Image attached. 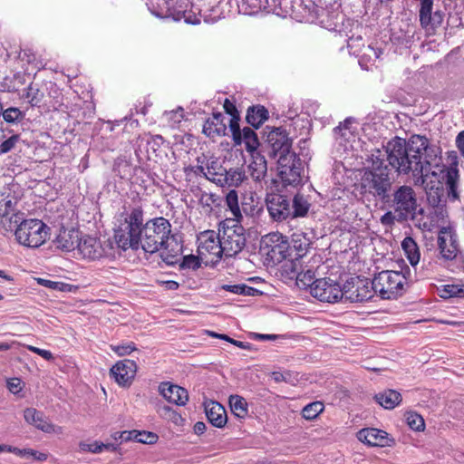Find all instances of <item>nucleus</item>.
<instances>
[{
  "label": "nucleus",
  "mask_w": 464,
  "mask_h": 464,
  "mask_svg": "<svg viewBox=\"0 0 464 464\" xmlns=\"http://www.w3.org/2000/svg\"><path fill=\"white\" fill-rule=\"evenodd\" d=\"M14 453L17 456L24 458L28 460L33 461H47L48 455L44 452H39L30 449L20 450L18 448H14Z\"/></svg>",
  "instance_id": "e433bc0d"
},
{
  "label": "nucleus",
  "mask_w": 464,
  "mask_h": 464,
  "mask_svg": "<svg viewBox=\"0 0 464 464\" xmlns=\"http://www.w3.org/2000/svg\"><path fill=\"white\" fill-rule=\"evenodd\" d=\"M24 417L28 424L34 425L44 432H57L56 426L48 421L45 415L34 408L25 409L24 411Z\"/></svg>",
  "instance_id": "4be33fe9"
},
{
  "label": "nucleus",
  "mask_w": 464,
  "mask_h": 464,
  "mask_svg": "<svg viewBox=\"0 0 464 464\" xmlns=\"http://www.w3.org/2000/svg\"><path fill=\"white\" fill-rule=\"evenodd\" d=\"M382 53V51L380 49V48H375L372 45H368L362 55V58L361 60L359 61V63L361 64L362 67H363V61L364 59H368L369 61H373L375 62L377 59H379L381 57Z\"/></svg>",
  "instance_id": "8fccbe9b"
},
{
  "label": "nucleus",
  "mask_w": 464,
  "mask_h": 464,
  "mask_svg": "<svg viewBox=\"0 0 464 464\" xmlns=\"http://www.w3.org/2000/svg\"><path fill=\"white\" fill-rule=\"evenodd\" d=\"M242 142L246 145V150L248 152H254L259 146V140L256 133L249 127H245L241 132Z\"/></svg>",
  "instance_id": "473e14b6"
},
{
  "label": "nucleus",
  "mask_w": 464,
  "mask_h": 464,
  "mask_svg": "<svg viewBox=\"0 0 464 464\" xmlns=\"http://www.w3.org/2000/svg\"><path fill=\"white\" fill-rule=\"evenodd\" d=\"M126 436H130V441H135L143 444H154L158 440L156 433L146 430H130Z\"/></svg>",
  "instance_id": "72a5a7b5"
},
{
  "label": "nucleus",
  "mask_w": 464,
  "mask_h": 464,
  "mask_svg": "<svg viewBox=\"0 0 464 464\" xmlns=\"http://www.w3.org/2000/svg\"><path fill=\"white\" fill-rule=\"evenodd\" d=\"M37 281H38L39 285L48 287V288H51V289L63 290V287L65 286V285L63 283L54 282V281H51V280L44 279V278H38Z\"/></svg>",
  "instance_id": "13d9d810"
},
{
  "label": "nucleus",
  "mask_w": 464,
  "mask_h": 464,
  "mask_svg": "<svg viewBox=\"0 0 464 464\" xmlns=\"http://www.w3.org/2000/svg\"><path fill=\"white\" fill-rule=\"evenodd\" d=\"M433 0H420V23L425 30L435 29L441 25L444 14L441 11L432 13Z\"/></svg>",
  "instance_id": "2eb2a0df"
},
{
  "label": "nucleus",
  "mask_w": 464,
  "mask_h": 464,
  "mask_svg": "<svg viewBox=\"0 0 464 464\" xmlns=\"http://www.w3.org/2000/svg\"><path fill=\"white\" fill-rule=\"evenodd\" d=\"M137 372V364L134 361L125 359L118 362L111 369V373L114 376L120 385H129L133 380Z\"/></svg>",
  "instance_id": "f3484780"
},
{
  "label": "nucleus",
  "mask_w": 464,
  "mask_h": 464,
  "mask_svg": "<svg viewBox=\"0 0 464 464\" xmlns=\"http://www.w3.org/2000/svg\"><path fill=\"white\" fill-rule=\"evenodd\" d=\"M311 204L308 199L302 194L297 193L292 199V218H303L306 216L310 209Z\"/></svg>",
  "instance_id": "2f4dec72"
},
{
  "label": "nucleus",
  "mask_w": 464,
  "mask_h": 464,
  "mask_svg": "<svg viewBox=\"0 0 464 464\" xmlns=\"http://www.w3.org/2000/svg\"><path fill=\"white\" fill-rule=\"evenodd\" d=\"M80 239V232L78 230L62 228L53 243L56 248L70 252L78 248Z\"/></svg>",
  "instance_id": "412c9836"
},
{
  "label": "nucleus",
  "mask_w": 464,
  "mask_h": 464,
  "mask_svg": "<svg viewBox=\"0 0 464 464\" xmlns=\"http://www.w3.org/2000/svg\"><path fill=\"white\" fill-rule=\"evenodd\" d=\"M199 262L197 256L193 255H188L182 257V262L180 264L181 268H191V269H197L199 267Z\"/></svg>",
  "instance_id": "864d4df0"
},
{
  "label": "nucleus",
  "mask_w": 464,
  "mask_h": 464,
  "mask_svg": "<svg viewBox=\"0 0 464 464\" xmlns=\"http://www.w3.org/2000/svg\"><path fill=\"white\" fill-rule=\"evenodd\" d=\"M360 441L373 447L389 446L392 440L387 432L374 428H366L357 433Z\"/></svg>",
  "instance_id": "6ab92c4d"
},
{
  "label": "nucleus",
  "mask_w": 464,
  "mask_h": 464,
  "mask_svg": "<svg viewBox=\"0 0 464 464\" xmlns=\"http://www.w3.org/2000/svg\"><path fill=\"white\" fill-rule=\"evenodd\" d=\"M114 238L122 250L141 247L146 253L160 252L161 259L167 265L177 264L182 256L183 245L176 235H171V224L160 217L148 220L143 225V211L133 208L115 230Z\"/></svg>",
  "instance_id": "f03ea898"
},
{
  "label": "nucleus",
  "mask_w": 464,
  "mask_h": 464,
  "mask_svg": "<svg viewBox=\"0 0 464 464\" xmlns=\"http://www.w3.org/2000/svg\"><path fill=\"white\" fill-rule=\"evenodd\" d=\"M385 148L389 164L399 174H411L414 185L425 190L429 204L439 207L444 198L441 173L431 169L439 148L421 135H412L407 142L396 137Z\"/></svg>",
  "instance_id": "f257e3e1"
},
{
  "label": "nucleus",
  "mask_w": 464,
  "mask_h": 464,
  "mask_svg": "<svg viewBox=\"0 0 464 464\" xmlns=\"http://www.w3.org/2000/svg\"><path fill=\"white\" fill-rule=\"evenodd\" d=\"M29 350L34 352V353L42 356L45 360L50 361L53 358V356L50 351L40 349V348H37L34 346H29Z\"/></svg>",
  "instance_id": "680f3d73"
},
{
  "label": "nucleus",
  "mask_w": 464,
  "mask_h": 464,
  "mask_svg": "<svg viewBox=\"0 0 464 464\" xmlns=\"http://www.w3.org/2000/svg\"><path fill=\"white\" fill-rule=\"evenodd\" d=\"M343 298L349 302H366L374 296L372 283L369 279L352 277L343 285Z\"/></svg>",
  "instance_id": "9b49d317"
},
{
  "label": "nucleus",
  "mask_w": 464,
  "mask_h": 464,
  "mask_svg": "<svg viewBox=\"0 0 464 464\" xmlns=\"http://www.w3.org/2000/svg\"><path fill=\"white\" fill-rule=\"evenodd\" d=\"M14 229L17 242L24 246L36 248L48 238L49 227L40 219H24L23 213H13L9 218L8 230Z\"/></svg>",
  "instance_id": "7ed1b4c3"
},
{
  "label": "nucleus",
  "mask_w": 464,
  "mask_h": 464,
  "mask_svg": "<svg viewBox=\"0 0 464 464\" xmlns=\"http://www.w3.org/2000/svg\"><path fill=\"white\" fill-rule=\"evenodd\" d=\"M206 179L218 184L221 182L220 178L222 177L226 169L220 164L218 159L209 158L206 163Z\"/></svg>",
  "instance_id": "cd10ccee"
},
{
  "label": "nucleus",
  "mask_w": 464,
  "mask_h": 464,
  "mask_svg": "<svg viewBox=\"0 0 464 464\" xmlns=\"http://www.w3.org/2000/svg\"><path fill=\"white\" fill-rule=\"evenodd\" d=\"M351 123H352V120L351 119H346L343 122L340 123L339 126L334 128V131L335 132V134H338V133L342 132L341 135L343 137H346L347 132L351 133V131H350V124Z\"/></svg>",
  "instance_id": "bf43d9fd"
},
{
  "label": "nucleus",
  "mask_w": 464,
  "mask_h": 464,
  "mask_svg": "<svg viewBox=\"0 0 464 464\" xmlns=\"http://www.w3.org/2000/svg\"><path fill=\"white\" fill-rule=\"evenodd\" d=\"M455 142L460 155L464 158V130L457 135Z\"/></svg>",
  "instance_id": "0e129e2a"
},
{
  "label": "nucleus",
  "mask_w": 464,
  "mask_h": 464,
  "mask_svg": "<svg viewBox=\"0 0 464 464\" xmlns=\"http://www.w3.org/2000/svg\"><path fill=\"white\" fill-rule=\"evenodd\" d=\"M205 412L208 421L217 428H223L227 423V412L218 402L210 401L205 403Z\"/></svg>",
  "instance_id": "b1692460"
},
{
  "label": "nucleus",
  "mask_w": 464,
  "mask_h": 464,
  "mask_svg": "<svg viewBox=\"0 0 464 464\" xmlns=\"http://www.w3.org/2000/svg\"><path fill=\"white\" fill-rule=\"evenodd\" d=\"M239 115L231 117L229 121V128L232 132V138L236 145H240L242 143V130L239 127Z\"/></svg>",
  "instance_id": "de8ad7c7"
},
{
  "label": "nucleus",
  "mask_w": 464,
  "mask_h": 464,
  "mask_svg": "<svg viewBox=\"0 0 464 464\" xmlns=\"http://www.w3.org/2000/svg\"><path fill=\"white\" fill-rule=\"evenodd\" d=\"M224 109L227 114L231 117L237 116L238 111L233 102H231L228 99H226L224 102Z\"/></svg>",
  "instance_id": "e2e57ef3"
},
{
  "label": "nucleus",
  "mask_w": 464,
  "mask_h": 464,
  "mask_svg": "<svg viewBox=\"0 0 464 464\" xmlns=\"http://www.w3.org/2000/svg\"><path fill=\"white\" fill-rule=\"evenodd\" d=\"M111 243L109 240L101 242L95 237H86L80 239L77 249L82 257L94 260L111 256Z\"/></svg>",
  "instance_id": "ddd939ff"
},
{
  "label": "nucleus",
  "mask_w": 464,
  "mask_h": 464,
  "mask_svg": "<svg viewBox=\"0 0 464 464\" xmlns=\"http://www.w3.org/2000/svg\"><path fill=\"white\" fill-rule=\"evenodd\" d=\"M392 207L398 221L414 219L418 208L414 189L411 186H400L392 194Z\"/></svg>",
  "instance_id": "0eeeda50"
},
{
  "label": "nucleus",
  "mask_w": 464,
  "mask_h": 464,
  "mask_svg": "<svg viewBox=\"0 0 464 464\" xmlns=\"http://www.w3.org/2000/svg\"><path fill=\"white\" fill-rule=\"evenodd\" d=\"M226 130V123H215L211 119L207 120L203 126V132L208 137L225 135Z\"/></svg>",
  "instance_id": "ea45409f"
},
{
  "label": "nucleus",
  "mask_w": 464,
  "mask_h": 464,
  "mask_svg": "<svg viewBox=\"0 0 464 464\" xmlns=\"http://www.w3.org/2000/svg\"><path fill=\"white\" fill-rule=\"evenodd\" d=\"M309 246V238L303 234L295 233L292 235V248L295 251V258L292 259V271H297L298 265L304 263V258L307 254Z\"/></svg>",
  "instance_id": "5701e85b"
},
{
  "label": "nucleus",
  "mask_w": 464,
  "mask_h": 464,
  "mask_svg": "<svg viewBox=\"0 0 464 464\" xmlns=\"http://www.w3.org/2000/svg\"><path fill=\"white\" fill-rule=\"evenodd\" d=\"M188 170L193 172L195 175H203L206 178V169L202 165L190 166V167L185 169L186 172Z\"/></svg>",
  "instance_id": "69168bd1"
},
{
  "label": "nucleus",
  "mask_w": 464,
  "mask_h": 464,
  "mask_svg": "<svg viewBox=\"0 0 464 464\" xmlns=\"http://www.w3.org/2000/svg\"><path fill=\"white\" fill-rule=\"evenodd\" d=\"M249 169L251 170L250 175L253 178V179L256 181H259L265 177L266 172V160L264 159H261L259 163L254 162L250 164Z\"/></svg>",
  "instance_id": "a18cd8bd"
},
{
  "label": "nucleus",
  "mask_w": 464,
  "mask_h": 464,
  "mask_svg": "<svg viewBox=\"0 0 464 464\" xmlns=\"http://www.w3.org/2000/svg\"><path fill=\"white\" fill-rule=\"evenodd\" d=\"M290 244L285 236L278 232L269 233L263 237L261 250L274 263H281L289 256Z\"/></svg>",
  "instance_id": "9d476101"
},
{
  "label": "nucleus",
  "mask_w": 464,
  "mask_h": 464,
  "mask_svg": "<svg viewBox=\"0 0 464 464\" xmlns=\"http://www.w3.org/2000/svg\"><path fill=\"white\" fill-rule=\"evenodd\" d=\"M267 142L271 146V156L277 160L276 187L282 188L290 176V140L285 130L274 128L267 134Z\"/></svg>",
  "instance_id": "20e7f679"
},
{
  "label": "nucleus",
  "mask_w": 464,
  "mask_h": 464,
  "mask_svg": "<svg viewBox=\"0 0 464 464\" xmlns=\"http://www.w3.org/2000/svg\"><path fill=\"white\" fill-rule=\"evenodd\" d=\"M111 348L119 356L128 355L131 352L136 350L134 343H128L119 344V345H111Z\"/></svg>",
  "instance_id": "3c124183"
},
{
  "label": "nucleus",
  "mask_w": 464,
  "mask_h": 464,
  "mask_svg": "<svg viewBox=\"0 0 464 464\" xmlns=\"http://www.w3.org/2000/svg\"><path fill=\"white\" fill-rule=\"evenodd\" d=\"M324 410L323 402L316 401L305 405L302 410V416L307 420H313Z\"/></svg>",
  "instance_id": "c9c22d12"
},
{
  "label": "nucleus",
  "mask_w": 464,
  "mask_h": 464,
  "mask_svg": "<svg viewBox=\"0 0 464 464\" xmlns=\"http://www.w3.org/2000/svg\"><path fill=\"white\" fill-rule=\"evenodd\" d=\"M246 179L245 172L241 169H230L224 171L220 178L221 182L218 183L220 186L238 187Z\"/></svg>",
  "instance_id": "c85d7f7f"
},
{
  "label": "nucleus",
  "mask_w": 464,
  "mask_h": 464,
  "mask_svg": "<svg viewBox=\"0 0 464 464\" xmlns=\"http://www.w3.org/2000/svg\"><path fill=\"white\" fill-rule=\"evenodd\" d=\"M276 178L273 179V191L267 195L266 202L270 217L275 221L285 220L290 216L287 187L290 179L285 182L284 188L276 187Z\"/></svg>",
  "instance_id": "1a4fd4ad"
},
{
  "label": "nucleus",
  "mask_w": 464,
  "mask_h": 464,
  "mask_svg": "<svg viewBox=\"0 0 464 464\" xmlns=\"http://www.w3.org/2000/svg\"><path fill=\"white\" fill-rule=\"evenodd\" d=\"M79 448L82 451L92 453H101L103 451L114 452L117 450V446L114 443H103L97 440L93 442H80Z\"/></svg>",
  "instance_id": "7c9ffc66"
},
{
  "label": "nucleus",
  "mask_w": 464,
  "mask_h": 464,
  "mask_svg": "<svg viewBox=\"0 0 464 464\" xmlns=\"http://www.w3.org/2000/svg\"><path fill=\"white\" fill-rule=\"evenodd\" d=\"M254 338L261 341H274L278 338L276 334H253Z\"/></svg>",
  "instance_id": "338daca9"
},
{
  "label": "nucleus",
  "mask_w": 464,
  "mask_h": 464,
  "mask_svg": "<svg viewBox=\"0 0 464 464\" xmlns=\"http://www.w3.org/2000/svg\"><path fill=\"white\" fill-rule=\"evenodd\" d=\"M226 203L233 215L232 219L239 220L242 218V215L238 205L237 192L235 189H231L227 194Z\"/></svg>",
  "instance_id": "58836bf2"
},
{
  "label": "nucleus",
  "mask_w": 464,
  "mask_h": 464,
  "mask_svg": "<svg viewBox=\"0 0 464 464\" xmlns=\"http://www.w3.org/2000/svg\"><path fill=\"white\" fill-rule=\"evenodd\" d=\"M221 289L231 292L236 295H253L256 289L254 287L248 286L245 284L238 285H222L220 286Z\"/></svg>",
  "instance_id": "37998d69"
},
{
  "label": "nucleus",
  "mask_w": 464,
  "mask_h": 464,
  "mask_svg": "<svg viewBox=\"0 0 464 464\" xmlns=\"http://www.w3.org/2000/svg\"><path fill=\"white\" fill-rule=\"evenodd\" d=\"M406 281L404 276L397 271L385 270L380 272L372 280L373 292L382 299H392L399 295Z\"/></svg>",
  "instance_id": "6e6552de"
},
{
  "label": "nucleus",
  "mask_w": 464,
  "mask_h": 464,
  "mask_svg": "<svg viewBox=\"0 0 464 464\" xmlns=\"http://www.w3.org/2000/svg\"><path fill=\"white\" fill-rule=\"evenodd\" d=\"M158 412L162 418L169 420L177 425L181 424L184 420L179 413L168 405L159 406Z\"/></svg>",
  "instance_id": "79ce46f5"
},
{
  "label": "nucleus",
  "mask_w": 464,
  "mask_h": 464,
  "mask_svg": "<svg viewBox=\"0 0 464 464\" xmlns=\"http://www.w3.org/2000/svg\"><path fill=\"white\" fill-rule=\"evenodd\" d=\"M458 166V159L455 156L454 161L448 168H442L440 169V173H445L442 176V179H445L447 194L451 200H457L459 198L458 190L459 182V171Z\"/></svg>",
  "instance_id": "dca6fc26"
},
{
  "label": "nucleus",
  "mask_w": 464,
  "mask_h": 464,
  "mask_svg": "<svg viewBox=\"0 0 464 464\" xmlns=\"http://www.w3.org/2000/svg\"><path fill=\"white\" fill-rule=\"evenodd\" d=\"M406 421L409 427L416 431L422 430L425 427L423 418L416 412H408L406 414Z\"/></svg>",
  "instance_id": "49530a36"
},
{
  "label": "nucleus",
  "mask_w": 464,
  "mask_h": 464,
  "mask_svg": "<svg viewBox=\"0 0 464 464\" xmlns=\"http://www.w3.org/2000/svg\"><path fill=\"white\" fill-rule=\"evenodd\" d=\"M219 232L224 256H234L245 247L246 237L239 220L225 219L219 224Z\"/></svg>",
  "instance_id": "39448f33"
},
{
  "label": "nucleus",
  "mask_w": 464,
  "mask_h": 464,
  "mask_svg": "<svg viewBox=\"0 0 464 464\" xmlns=\"http://www.w3.org/2000/svg\"><path fill=\"white\" fill-rule=\"evenodd\" d=\"M440 291V296L444 299L464 297V285H446Z\"/></svg>",
  "instance_id": "4c0bfd02"
},
{
  "label": "nucleus",
  "mask_w": 464,
  "mask_h": 464,
  "mask_svg": "<svg viewBox=\"0 0 464 464\" xmlns=\"http://www.w3.org/2000/svg\"><path fill=\"white\" fill-rule=\"evenodd\" d=\"M307 175L304 167L297 168L295 164L292 166V187L304 184L307 181Z\"/></svg>",
  "instance_id": "09e8293b"
},
{
  "label": "nucleus",
  "mask_w": 464,
  "mask_h": 464,
  "mask_svg": "<svg viewBox=\"0 0 464 464\" xmlns=\"http://www.w3.org/2000/svg\"><path fill=\"white\" fill-rule=\"evenodd\" d=\"M159 392L165 400L178 406H184L188 401V393L186 389L168 382L160 384Z\"/></svg>",
  "instance_id": "a211bd4d"
},
{
  "label": "nucleus",
  "mask_w": 464,
  "mask_h": 464,
  "mask_svg": "<svg viewBox=\"0 0 464 464\" xmlns=\"http://www.w3.org/2000/svg\"><path fill=\"white\" fill-rule=\"evenodd\" d=\"M231 411L239 418L247 414V403L246 400L239 395H231L229 398Z\"/></svg>",
  "instance_id": "f704fd0d"
},
{
  "label": "nucleus",
  "mask_w": 464,
  "mask_h": 464,
  "mask_svg": "<svg viewBox=\"0 0 464 464\" xmlns=\"http://www.w3.org/2000/svg\"><path fill=\"white\" fill-rule=\"evenodd\" d=\"M129 432H130V430H124V431H116L114 432L112 435H111V438L113 439L114 440V444L117 446V450L116 451H114L113 453L115 454H121L120 450L121 449L119 448L120 444L122 442V441H130V436H126Z\"/></svg>",
  "instance_id": "603ef678"
},
{
  "label": "nucleus",
  "mask_w": 464,
  "mask_h": 464,
  "mask_svg": "<svg viewBox=\"0 0 464 464\" xmlns=\"http://www.w3.org/2000/svg\"><path fill=\"white\" fill-rule=\"evenodd\" d=\"M5 210V218H2V223L4 224V226H8L9 227V218L11 216H9V214L13 211L14 209V203H13V200L11 198H9L8 197H5V201H3V208Z\"/></svg>",
  "instance_id": "5fc2aeb1"
},
{
  "label": "nucleus",
  "mask_w": 464,
  "mask_h": 464,
  "mask_svg": "<svg viewBox=\"0 0 464 464\" xmlns=\"http://www.w3.org/2000/svg\"><path fill=\"white\" fill-rule=\"evenodd\" d=\"M220 232L216 235L213 230H207L201 235L200 251L201 253L207 252L216 257H221L223 254V248L221 244Z\"/></svg>",
  "instance_id": "aec40b11"
},
{
  "label": "nucleus",
  "mask_w": 464,
  "mask_h": 464,
  "mask_svg": "<svg viewBox=\"0 0 464 464\" xmlns=\"http://www.w3.org/2000/svg\"><path fill=\"white\" fill-rule=\"evenodd\" d=\"M181 18H183L187 24H200V19L196 14H191V13H187L186 11L178 12L177 16L174 17L175 20H180Z\"/></svg>",
  "instance_id": "6e6d98bb"
},
{
  "label": "nucleus",
  "mask_w": 464,
  "mask_h": 464,
  "mask_svg": "<svg viewBox=\"0 0 464 464\" xmlns=\"http://www.w3.org/2000/svg\"><path fill=\"white\" fill-rule=\"evenodd\" d=\"M401 247L405 252V255L412 266H415L420 262V250L417 243L412 237H407L401 242Z\"/></svg>",
  "instance_id": "c756f323"
},
{
  "label": "nucleus",
  "mask_w": 464,
  "mask_h": 464,
  "mask_svg": "<svg viewBox=\"0 0 464 464\" xmlns=\"http://www.w3.org/2000/svg\"><path fill=\"white\" fill-rule=\"evenodd\" d=\"M311 295L322 302L335 303L343 301V286L329 278L316 279L311 288Z\"/></svg>",
  "instance_id": "f8f14e48"
},
{
  "label": "nucleus",
  "mask_w": 464,
  "mask_h": 464,
  "mask_svg": "<svg viewBox=\"0 0 464 464\" xmlns=\"http://www.w3.org/2000/svg\"><path fill=\"white\" fill-rule=\"evenodd\" d=\"M304 264V263H301L298 265L297 271H292V273H296L295 286L299 289L306 290L309 288L311 290L316 281L314 280V272L311 267Z\"/></svg>",
  "instance_id": "393cba45"
},
{
  "label": "nucleus",
  "mask_w": 464,
  "mask_h": 464,
  "mask_svg": "<svg viewBox=\"0 0 464 464\" xmlns=\"http://www.w3.org/2000/svg\"><path fill=\"white\" fill-rule=\"evenodd\" d=\"M18 140H19V136L18 135H13L10 138H8L7 140H5V141H3L0 144V151H1V153H7L10 150H12L14 148V146H15V144L17 143Z\"/></svg>",
  "instance_id": "4d7b16f0"
},
{
  "label": "nucleus",
  "mask_w": 464,
  "mask_h": 464,
  "mask_svg": "<svg viewBox=\"0 0 464 464\" xmlns=\"http://www.w3.org/2000/svg\"><path fill=\"white\" fill-rule=\"evenodd\" d=\"M268 119V111L262 105L251 106L247 109L246 120L256 129H258Z\"/></svg>",
  "instance_id": "a878e982"
},
{
  "label": "nucleus",
  "mask_w": 464,
  "mask_h": 464,
  "mask_svg": "<svg viewBox=\"0 0 464 464\" xmlns=\"http://www.w3.org/2000/svg\"><path fill=\"white\" fill-rule=\"evenodd\" d=\"M1 115L7 123L21 122L25 117V113L17 107H9L5 110L3 109Z\"/></svg>",
  "instance_id": "a19ab883"
},
{
  "label": "nucleus",
  "mask_w": 464,
  "mask_h": 464,
  "mask_svg": "<svg viewBox=\"0 0 464 464\" xmlns=\"http://www.w3.org/2000/svg\"><path fill=\"white\" fill-rule=\"evenodd\" d=\"M392 184L390 171L386 166L365 171L361 179V188L365 193L368 192L382 200L389 197Z\"/></svg>",
  "instance_id": "423d86ee"
},
{
  "label": "nucleus",
  "mask_w": 464,
  "mask_h": 464,
  "mask_svg": "<svg viewBox=\"0 0 464 464\" xmlns=\"http://www.w3.org/2000/svg\"><path fill=\"white\" fill-rule=\"evenodd\" d=\"M438 246L444 260L451 261L458 258V237L450 227H442L439 230Z\"/></svg>",
  "instance_id": "4468645a"
},
{
  "label": "nucleus",
  "mask_w": 464,
  "mask_h": 464,
  "mask_svg": "<svg viewBox=\"0 0 464 464\" xmlns=\"http://www.w3.org/2000/svg\"><path fill=\"white\" fill-rule=\"evenodd\" d=\"M376 401L387 410L394 409L401 401V395L394 390H388L375 395Z\"/></svg>",
  "instance_id": "bb28decb"
},
{
  "label": "nucleus",
  "mask_w": 464,
  "mask_h": 464,
  "mask_svg": "<svg viewBox=\"0 0 464 464\" xmlns=\"http://www.w3.org/2000/svg\"><path fill=\"white\" fill-rule=\"evenodd\" d=\"M206 430V424L202 421H198L194 425V432L198 435H201Z\"/></svg>",
  "instance_id": "774afa93"
},
{
  "label": "nucleus",
  "mask_w": 464,
  "mask_h": 464,
  "mask_svg": "<svg viewBox=\"0 0 464 464\" xmlns=\"http://www.w3.org/2000/svg\"><path fill=\"white\" fill-rule=\"evenodd\" d=\"M7 387H8V390L14 393V394H17L18 392H21L22 390V387H21V381L17 378H14V379H11L10 381H8L7 382Z\"/></svg>",
  "instance_id": "052dcab7"
},
{
  "label": "nucleus",
  "mask_w": 464,
  "mask_h": 464,
  "mask_svg": "<svg viewBox=\"0 0 464 464\" xmlns=\"http://www.w3.org/2000/svg\"><path fill=\"white\" fill-rule=\"evenodd\" d=\"M25 98L32 106H38L44 98V93L39 88L30 84L26 89Z\"/></svg>",
  "instance_id": "c03bdc74"
}]
</instances>
